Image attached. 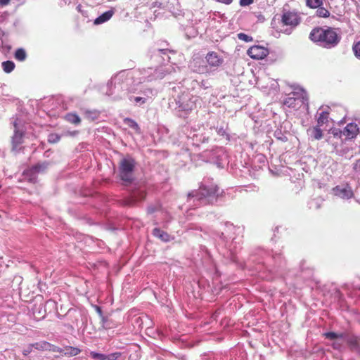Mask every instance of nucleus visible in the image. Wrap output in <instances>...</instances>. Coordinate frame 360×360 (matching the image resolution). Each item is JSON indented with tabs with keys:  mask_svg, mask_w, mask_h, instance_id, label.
<instances>
[{
	"mask_svg": "<svg viewBox=\"0 0 360 360\" xmlns=\"http://www.w3.org/2000/svg\"><path fill=\"white\" fill-rule=\"evenodd\" d=\"M285 264V259L281 252L257 248L250 254L246 266L252 267L261 278L271 280L274 276L281 275L280 271Z\"/></svg>",
	"mask_w": 360,
	"mask_h": 360,
	"instance_id": "1",
	"label": "nucleus"
},
{
	"mask_svg": "<svg viewBox=\"0 0 360 360\" xmlns=\"http://www.w3.org/2000/svg\"><path fill=\"white\" fill-rule=\"evenodd\" d=\"M169 53L174 54L175 52L173 50L160 48L157 46L151 47L148 51V56L152 62L159 65L155 68L149 67L137 70V73L140 75L139 82H151L162 79L167 75L174 72L176 68L174 63L170 62Z\"/></svg>",
	"mask_w": 360,
	"mask_h": 360,
	"instance_id": "2",
	"label": "nucleus"
},
{
	"mask_svg": "<svg viewBox=\"0 0 360 360\" xmlns=\"http://www.w3.org/2000/svg\"><path fill=\"white\" fill-rule=\"evenodd\" d=\"M140 75L137 73V70H124L112 77L107 84V91L105 94L110 96L113 100L117 101L127 97L130 89L129 85L131 80L140 83L139 77Z\"/></svg>",
	"mask_w": 360,
	"mask_h": 360,
	"instance_id": "3",
	"label": "nucleus"
},
{
	"mask_svg": "<svg viewBox=\"0 0 360 360\" xmlns=\"http://www.w3.org/2000/svg\"><path fill=\"white\" fill-rule=\"evenodd\" d=\"M220 195L219 188L212 179L206 178L201 182L198 190L193 191L188 194V206L193 209L198 207L214 204Z\"/></svg>",
	"mask_w": 360,
	"mask_h": 360,
	"instance_id": "4",
	"label": "nucleus"
},
{
	"mask_svg": "<svg viewBox=\"0 0 360 360\" xmlns=\"http://www.w3.org/2000/svg\"><path fill=\"white\" fill-rule=\"evenodd\" d=\"M309 38L319 46L331 49L339 44L342 37L337 29L324 26L313 28L309 33Z\"/></svg>",
	"mask_w": 360,
	"mask_h": 360,
	"instance_id": "5",
	"label": "nucleus"
},
{
	"mask_svg": "<svg viewBox=\"0 0 360 360\" xmlns=\"http://www.w3.org/2000/svg\"><path fill=\"white\" fill-rule=\"evenodd\" d=\"M198 100V96L184 91L170 101L169 104L179 117H184L196 107Z\"/></svg>",
	"mask_w": 360,
	"mask_h": 360,
	"instance_id": "6",
	"label": "nucleus"
},
{
	"mask_svg": "<svg viewBox=\"0 0 360 360\" xmlns=\"http://www.w3.org/2000/svg\"><path fill=\"white\" fill-rule=\"evenodd\" d=\"M300 22L301 18L296 12L284 9L281 15L280 32L290 35Z\"/></svg>",
	"mask_w": 360,
	"mask_h": 360,
	"instance_id": "7",
	"label": "nucleus"
},
{
	"mask_svg": "<svg viewBox=\"0 0 360 360\" xmlns=\"http://www.w3.org/2000/svg\"><path fill=\"white\" fill-rule=\"evenodd\" d=\"M308 95L306 91L302 88H297L284 99L283 105L292 108H296L298 105H304L308 108Z\"/></svg>",
	"mask_w": 360,
	"mask_h": 360,
	"instance_id": "8",
	"label": "nucleus"
},
{
	"mask_svg": "<svg viewBox=\"0 0 360 360\" xmlns=\"http://www.w3.org/2000/svg\"><path fill=\"white\" fill-rule=\"evenodd\" d=\"M135 166L136 161L130 155H127L120 160L119 174L122 181L130 183L134 180Z\"/></svg>",
	"mask_w": 360,
	"mask_h": 360,
	"instance_id": "9",
	"label": "nucleus"
},
{
	"mask_svg": "<svg viewBox=\"0 0 360 360\" xmlns=\"http://www.w3.org/2000/svg\"><path fill=\"white\" fill-rule=\"evenodd\" d=\"M202 157L207 162L217 165L218 167H224L227 162L228 155L224 148L216 147L211 150L204 151Z\"/></svg>",
	"mask_w": 360,
	"mask_h": 360,
	"instance_id": "10",
	"label": "nucleus"
},
{
	"mask_svg": "<svg viewBox=\"0 0 360 360\" xmlns=\"http://www.w3.org/2000/svg\"><path fill=\"white\" fill-rule=\"evenodd\" d=\"M181 133L188 139V142L193 146H198L200 143H206L205 139H202L204 134L201 127L196 128L186 124L181 127Z\"/></svg>",
	"mask_w": 360,
	"mask_h": 360,
	"instance_id": "11",
	"label": "nucleus"
},
{
	"mask_svg": "<svg viewBox=\"0 0 360 360\" xmlns=\"http://www.w3.org/2000/svg\"><path fill=\"white\" fill-rule=\"evenodd\" d=\"M50 162L48 161L39 162L31 167L25 169L22 175L29 182L34 184L37 182V176L44 174L47 171Z\"/></svg>",
	"mask_w": 360,
	"mask_h": 360,
	"instance_id": "12",
	"label": "nucleus"
},
{
	"mask_svg": "<svg viewBox=\"0 0 360 360\" xmlns=\"http://www.w3.org/2000/svg\"><path fill=\"white\" fill-rule=\"evenodd\" d=\"M14 134L12 136V150L18 152L21 149V144L23 142L25 130L20 119L16 118L13 122Z\"/></svg>",
	"mask_w": 360,
	"mask_h": 360,
	"instance_id": "13",
	"label": "nucleus"
},
{
	"mask_svg": "<svg viewBox=\"0 0 360 360\" xmlns=\"http://www.w3.org/2000/svg\"><path fill=\"white\" fill-rule=\"evenodd\" d=\"M188 68L193 72L198 74H210L205 58L199 56L194 55L188 63Z\"/></svg>",
	"mask_w": 360,
	"mask_h": 360,
	"instance_id": "14",
	"label": "nucleus"
},
{
	"mask_svg": "<svg viewBox=\"0 0 360 360\" xmlns=\"http://www.w3.org/2000/svg\"><path fill=\"white\" fill-rule=\"evenodd\" d=\"M146 188L143 186H135L131 193L130 196L125 200L124 204L128 206H133L136 203L143 200L146 198Z\"/></svg>",
	"mask_w": 360,
	"mask_h": 360,
	"instance_id": "15",
	"label": "nucleus"
},
{
	"mask_svg": "<svg viewBox=\"0 0 360 360\" xmlns=\"http://www.w3.org/2000/svg\"><path fill=\"white\" fill-rule=\"evenodd\" d=\"M154 96L153 90L152 89H145V94L143 96H138L135 92L129 91L127 98L129 101L136 106H141L144 105L146 101Z\"/></svg>",
	"mask_w": 360,
	"mask_h": 360,
	"instance_id": "16",
	"label": "nucleus"
},
{
	"mask_svg": "<svg viewBox=\"0 0 360 360\" xmlns=\"http://www.w3.org/2000/svg\"><path fill=\"white\" fill-rule=\"evenodd\" d=\"M210 72H212L224 63L223 58L215 51H209L205 57Z\"/></svg>",
	"mask_w": 360,
	"mask_h": 360,
	"instance_id": "17",
	"label": "nucleus"
},
{
	"mask_svg": "<svg viewBox=\"0 0 360 360\" xmlns=\"http://www.w3.org/2000/svg\"><path fill=\"white\" fill-rule=\"evenodd\" d=\"M333 194L343 200H349L354 196L352 188L347 185H338L333 189Z\"/></svg>",
	"mask_w": 360,
	"mask_h": 360,
	"instance_id": "18",
	"label": "nucleus"
},
{
	"mask_svg": "<svg viewBox=\"0 0 360 360\" xmlns=\"http://www.w3.org/2000/svg\"><path fill=\"white\" fill-rule=\"evenodd\" d=\"M123 354L120 352H112L110 354H103L91 351L89 356L94 360H119L122 357Z\"/></svg>",
	"mask_w": 360,
	"mask_h": 360,
	"instance_id": "19",
	"label": "nucleus"
},
{
	"mask_svg": "<svg viewBox=\"0 0 360 360\" xmlns=\"http://www.w3.org/2000/svg\"><path fill=\"white\" fill-rule=\"evenodd\" d=\"M268 49L261 46H253L248 50V55L253 59H262L268 55Z\"/></svg>",
	"mask_w": 360,
	"mask_h": 360,
	"instance_id": "20",
	"label": "nucleus"
},
{
	"mask_svg": "<svg viewBox=\"0 0 360 360\" xmlns=\"http://www.w3.org/2000/svg\"><path fill=\"white\" fill-rule=\"evenodd\" d=\"M359 131V128L356 124L350 122L342 129L344 135V140H349L356 137Z\"/></svg>",
	"mask_w": 360,
	"mask_h": 360,
	"instance_id": "21",
	"label": "nucleus"
},
{
	"mask_svg": "<svg viewBox=\"0 0 360 360\" xmlns=\"http://www.w3.org/2000/svg\"><path fill=\"white\" fill-rule=\"evenodd\" d=\"M345 342L348 344L352 350L358 352H360V345L359 344V338L357 336L349 333Z\"/></svg>",
	"mask_w": 360,
	"mask_h": 360,
	"instance_id": "22",
	"label": "nucleus"
},
{
	"mask_svg": "<svg viewBox=\"0 0 360 360\" xmlns=\"http://www.w3.org/2000/svg\"><path fill=\"white\" fill-rule=\"evenodd\" d=\"M307 134L311 139L314 140H320L323 138V131L321 129V126L316 124L313 127L307 129Z\"/></svg>",
	"mask_w": 360,
	"mask_h": 360,
	"instance_id": "23",
	"label": "nucleus"
},
{
	"mask_svg": "<svg viewBox=\"0 0 360 360\" xmlns=\"http://www.w3.org/2000/svg\"><path fill=\"white\" fill-rule=\"evenodd\" d=\"M153 235L163 242H169L174 238L169 233L161 230L160 228H155L153 230Z\"/></svg>",
	"mask_w": 360,
	"mask_h": 360,
	"instance_id": "24",
	"label": "nucleus"
},
{
	"mask_svg": "<svg viewBox=\"0 0 360 360\" xmlns=\"http://www.w3.org/2000/svg\"><path fill=\"white\" fill-rule=\"evenodd\" d=\"M230 238H231V242L229 245V250L231 256V260L235 261V251H236V249L240 247L242 240L240 238H231V236H230Z\"/></svg>",
	"mask_w": 360,
	"mask_h": 360,
	"instance_id": "25",
	"label": "nucleus"
},
{
	"mask_svg": "<svg viewBox=\"0 0 360 360\" xmlns=\"http://www.w3.org/2000/svg\"><path fill=\"white\" fill-rule=\"evenodd\" d=\"M113 14H114L113 9H110L108 11H105L103 13H102L101 15H99L98 18H96L94 20V23L95 25H100V24L104 23L105 22H107L108 20H109L112 17Z\"/></svg>",
	"mask_w": 360,
	"mask_h": 360,
	"instance_id": "26",
	"label": "nucleus"
},
{
	"mask_svg": "<svg viewBox=\"0 0 360 360\" xmlns=\"http://www.w3.org/2000/svg\"><path fill=\"white\" fill-rule=\"evenodd\" d=\"M329 112L326 110L317 112V124L323 127L329 122Z\"/></svg>",
	"mask_w": 360,
	"mask_h": 360,
	"instance_id": "27",
	"label": "nucleus"
},
{
	"mask_svg": "<svg viewBox=\"0 0 360 360\" xmlns=\"http://www.w3.org/2000/svg\"><path fill=\"white\" fill-rule=\"evenodd\" d=\"M84 117L89 121H96L100 118L101 112L97 110H86Z\"/></svg>",
	"mask_w": 360,
	"mask_h": 360,
	"instance_id": "28",
	"label": "nucleus"
},
{
	"mask_svg": "<svg viewBox=\"0 0 360 360\" xmlns=\"http://www.w3.org/2000/svg\"><path fill=\"white\" fill-rule=\"evenodd\" d=\"M201 127L204 134L202 139H205L206 143L209 142L212 139H216L213 137L214 129L212 127H208V125H207V127L202 126Z\"/></svg>",
	"mask_w": 360,
	"mask_h": 360,
	"instance_id": "29",
	"label": "nucleus"
},
{
	"mask_svg": "<svg viewBox=\"0 0 360 360\" xmlns=\"http://www.w3.org/2000/svg\"><path fill=\"white\" fill-rule=\"evenodd\" d=\"M214 131H215L219 136L225 137L227 141L230 140V136L227 132V125L224 124L221 126H217V127H213Z\"/></svg>",
	"mask_w": 360,
	"mask_h": 360,
	"instance_id": "30",
	"label": "nucleus"
},
{
	"mask_svg": "<svg viewBox=\"0 0 360 360\" xmlns=\"http://www.w3.org/2000/svg\"><path fill=\"white\" fill-rule=\"evenodd\" d=\"M80 352L81 349L77 347L67 346L63 348L62 353L66 356H75L80 354Z\"/></svg>",
	"mask_w": 360,
	"mask_h": 360,
	"instance_id": "31",
	"label": "nucleus"
},
{
	"mask_svg": "<svg viewBox=\"0 0 360 360\" xmlns=\"http://www.w3.org/2000/svg\"><path fill=\"white\" fill-rule=\"evenodd\" d=\"M65 119L70 123L74 124H79L81 122V119L79 115L75 112H69L65 115Z\"/></svg>",
	"mask_w": 360,
	"mask_h": 360,
	"instance_id": "32",
	"label": "nucleus"
},
{
	"mask_svg": "<svg viewBox=\"0 0 360 360\" xmlns=\"http://www.w3.org/2000/svg\"><path fill=\"white\" fill-rule=\"evenodd\" d=\"M4 71L6 73L11 72L15 68V63L11 60H6L1 64Z\"/></svg>",
	"mask_w": 360,
	"mask_h": 360,
	"instance_id": "33",
	"label": "nucleus"
},
{
	"mask_svg": "<svg viewBox=\"0 0 360 360\" xmlns=\"http://www.w3.org/2000/svg\"><path fill=\"white\" fill-rule=\"evenodd\" d=\"M101 322L102 327L105 330L111 329L115 327V323L106 316L104 317V319H101Z\"/></svg>",
	"mask_w": 360,
	"mask_h": 360,
	"instance_id": "34",
	"label": "nucleus"
},
{
	"mask_svg": "<svg viewBox=\"0 0 360 360\" xmlns=\"http://www.w3.org/2000/svg\"><path fill=\"white\" fill-rule=\"evenodd\" d=\"M225 226L227 229V231L233 232L234 233H240L243 232V229L240 226H235L233 224L230 222H226L225 224Z\"/></svg>",
	"mask_w": 360,
	"mask_h": 360,
	"instance_id": "35",
	"label": "nucleus"
},
{
	"mask_svg": "<svg viewBox=\"0 0 360 360\" xmlns=\"http://www.w3.org/2000/svg\"><path fill=\"white\" fill-rule=\"evenodd\" d=\"M27 53L22 48L18 49L15 52V58L19 61H24L26 59Z\"/></svg>",
	"mask_w": 360,
	"mask_h": 360,
	"instance_id": "36",
	"label": "nucleus"
},
{
	"mask_svg": "<svg viewBox=\"0 0 360 360\" xmlns=\"http://www.w3.org/2000/svg\"><path fill=\"white\" fill-rule=\"evenodd\" d=\"M48 342L46 341H40L35 343H32V346L34 348L39 351H46L47 349Z\"/></svg>",
	"mask_w": 360,
	"mask_h": 360,
	"instance_id": "37",
	"label": "nucleus"
},
{
	"mask_svg": "<svg viewBox=\"0 0 360 360\" xmlns=\"http://www.w3.org/2000/svg\"><path fill=\"white\" fill-rule=\"evenodd\" d=\"M306 4L311 8H316L323 5L322 0H306Z\"/></svg>",
	"mask_w": 360,
	"mask_h": 360,
	"instance_id": "38",
	"label": "nucleus"
},
{
	"mask_svg": "<svg viewBox=\"0 0 360 360\" xmlns=\"http://www.w3.org/2000/svg\"><path fill=\"white\" fill-rule=\"evenodd\" d=\"M316 15L321 18H327L330 15V12L326 9L325 8L322 7L321 6L316 8Z\"/></svg>",
	"mask_w": 360,
	"mask_h": 360,
	"instance_id": "39",
	"label": "nucleus"
},
{
	"mask_svg": "<svg viewBox=\"0 0 360 360\" xmlns=\"http://www.w3.org/2000/svg\"><path fill=\"white\" fill-rule=\"evenodd\" d=\"M330 132L335 138H338L342 141H345L342 129H340L339 128H333L330 129Z\"/></svg>",
	"mask_w": 360,
	"mask_h": 360,
	"instance_id": "40",
	"label": "nucleus"
},
{
	"mask_svg": "<svg viewBox=\"0 0 360 360\" xmlns=\"http://www.w3.org/2000/svg\"><path fill=\"white\" fill-rule=\"evenodd\" d=\"M60 139V136L58 134H50L48 136V141L51 143H58Z\"/></svg>",
	"mask_w": 360,
	"mask_h": 360,
	"instance_id": "41",
	"label": "nucleus"
},
{
	"mask_svg": "<svg viewBox=\"0 0 360 360\" xmlns=\"http://www.w3.org/2000/svg\"><path fill=\"white\" fill-rule=\"evenodd\" d=\"M46 351H49V352H52L62 353L63 352V349L60 348L59 347H57L54 345H52L48 342Z\"/></svg>",
	"mask_w": 360,
	"mask_h": 360,
	"instance_id": "42",
	"label": "nucleus"
},
{
	"mask_svg": "<svg viewBox=\"0 0 360 360\" xmlns=\"http://www.w3.org/2000/svg\"><path fill=\"white\" fill-rule=\"evenodd\" d=\"M125 123H127L129 125V127H130L131 128H132L135 130L139 129V127L138 124L134 120H133L131 119L127 118L125 120Z\"/></svg>",
	"mask_w": 360,
	"mask_h": 360,
	"instance_id": "43",
	"label": "nucleus"
},
{
	"mask_svg": "<svg viewBox=\"0 0 360 360\" xmlns=\"http://www.w3.org/2000/svg\"><path fill=\"white\" fill-rule=\"evenodd\" d=\"M238 38L240 40L244 41L245 42H249L252 41V37L251 36H249L245 33H239L238 34Z\"/></svg>",
	"mask_w": 360,
	"mask_h": 360,
	"instance_id": "44",
	"label": "nucleus"
},
{
	"mask_svg": "<svg viewBox=\"0 0 360 360\" xmlns=\"http://www.w3.org/2000/svg\"><path fill=\"white\" fill-rule=\"evenodd\" d=\"M321 200L319 198L313 199L309 203L310 208L314 207L316 209H319L321 207Z\"/></svg>",
	"mask_w": 360,
	"mask_h": 360,
	"instance_id": "45",
	"label": "nucleus"
},
{
	"mask_svg": "<svg viewBox=\"0 0 360 360\" xmlns=\"http://www.w3.org/2000/svg\"><path fill=\"white\" fill-rule=\"evenodd\" d=\"M353 51L355 56L360 59V41L354 45Z\"/></svg>",
	"mask_w": 360,
	"mask_h": 360,
	"instance_id": "46",
	"label": "nucleus"
},
{
	"mask_svg": "<svg viewBox=\"0 0 360 360\" xmlns=\"http://www.w3.org/2000/svg\"><path fill=\"white\" fill-rule=\"evenodd\" d=\"M324 336L326 338L331 340L338 339V333L335 332H326L324 333Z\"/></svg>",
	"mask_w": 360,
	"mask_h": 360,
	"instance_id": "47",
	"label": "nucleus"
},
{
	"mask_svg": "<svg viewBox=\"0 0 360 360\" xmlns=\"http://www.w3.org/2000/svg\"><path fill=\"white\" fill-rule=\"evenodd\" d=\"M33 348L34 347L32 346V344L28 345L27 347L23 349L22 354L24 356L29 355L32 352Z\"/></svg>",
	"mask_w": 360,
	"mask_h": 360,
	"instance_id": "48",
	"label": "nucleus"
},
{
	"mask_svg": "<svg viewBox=\"0 0 360 360\" xmlns=\"http://www.w3.org/2000/svg\"><path fill=\"white\" fill-rule=\"evenodd\" d=\"M254 2V0H240V6H248L252 4Z\"/></svg>",
	"mask_w": 360,
	"mask_h": 360,
	"instance_id": "49",
	"label": "nucleus"
},
{
	"mask_svg": "<svg viewBox=\"0 0 360 360\" xmlns=\"http://www.w3.org/2000/svg\"><path fill=\"white\" fill-rule=\"evenodd\" d=\"M95 310L97 312V314H98L101 320V319H104V317H105V316L103 315V311H102L101 307L96 305L95 306Z\"/></svg>",
	"mask_w": 360,
	"mask_h": 360,
	"instance_id": "50",
	"label": "nucleus"
},
{
	"mask_svg": "<svg viewBox=\"0 0 360 360\" xmlns=\"http://www.w3.org/2000/svg\"><path fill=\"white\" fill-rule=\"evenodd\" d=\"M158 210V207L157 206H154V205L148 206L147 208V212H148V214H150L154 213L155 212H156Z\"/></svg>",
	"mask_w": 360,
	"mask_h": 360,
	"instance_id": "51",
	"label": "nucleus"
},
{
	"mask_svg": "<svg viewBox=\"0 0 360 360\" xmlns=\"http://www.w3.org/2000/svg\"><path fill=\"white\" fill-rule=\"evenodd\" d=\"M353 169L356 172H360V159H358L354 164Z\"/></svg>",
	"mask_w": 360,
	"mask_h": 360,
	"instance_id": "52",
	"label": "nucleus"
},
{
	"mask_svg": "<svg viewBox=\"0 0 360 360\" xmlns=\"http://www.w3.org/2000/svg\"><path fill=\"white\" fill-rule=\"evenodd\" d=\"M348 335V332L338 333V339H342L346 341Z\"/></svg>",
	"mask_w": 360,
	"mask_h": 360,
	"instance_id": "53",
	"label": "nucleus"
},
{
	"mask_svg": "<svg viewBox=\"0 0 360 360\" xmlns=\"http://www.w3.org/2000/svg\"><path fill=\"white\" fill-rule=\"evenodd\" d=\"M217 2L224 4L226 5L231 4L233 0H215Z\"/></svg>",
	"mask_w": 360,
	"mask_h": 360,
	"instance_id": "54",
	"label": "nucleus"
},
{
	"mask_svg": "<svg viewBox=\"0 0 360 360\" xmlns=\"http://www.w3.org/2000/svg\"><path fill=\"white\" fill-rule=\"evenodd\" d=\"M333 347L334 349H339L341 347V344H340L338 342H334L333 345Z\"/></svg>",
	"mask_w": 360,
	"mask_h": 360,
	"instance_id": "55",
	"label": "nucleus"
},
{
	"mask_svg": "<svg viewBox=\"0 0 360 360\" xmlns=\"http://www.w3.org/2000/svg\"><path fill=\"white\" fill-rule=\"evenodd\" d=\"M10 0H0V5L6 6L9 3Z\"/></svg>",
	"mask_w": 360,
	"mask_h": 360,
	"instance_id": "56",
	"label": "nucleus"
},
{
	"mask_svg": "<svg viewBox=\"0 0 360 360\" xmlns=\"http://www.w3.org/2000/svg\"><path fill=\"white\" fill-rule=\"evenodd\" d=\"M219 238L221 240H225L226 239V236H224V233L223 232L219 233Z\"/></svg>",
	"mask_w": 360,
	"mask_h": 360,
	"instance_id": "57",
	"label": "nucleus"
},
{
	"mask_svg": "<svg viewBox=\"0 0 360 360\" xmlns=\"http://www.w3.org/2000/svg\"><path fill=\"white\" fill-rule=\"evenodd\" d=\"M135 94L138 96H143V94H145V89L143 90H140L138 92H135Z\"/></svg>",
	"mask_w": 360,
	"mask_h": 360,
	"instance_id": "58",
	"label": "nucleus"
},
{
	"mask_svg": "<svg viewBox=\"0 0 360 360\" xmlns=\"http://www.w3.org/2000/svg\"><path fill=\"white\" fill-rule=\"evenodd\" d=\"M200 87L203 88V89H207V86L206 85V82H204V81H202L200 82Z\"/></svg>",
	"mask_w": 360,
	"mask_h": 360,
	"instance_id": "59",
	"label": "nucleus"
},
{
	"mask_svg": "<svg viewBox=\"0 0 360 360\" xmlns=\"http://www.w3.org/2000/svg\"><path fill=\"white\" fill-rule=\"evenodd\" d=\"M82 5H80V4H79V5H77V10L79 12H80V13H82Z\"/></svg>",
	"mask_w": 360,
	"mask_h": 360,
	"instance_id": "60",
	"label": "nucleus"
},
{
	"mask_svg": "<svg viewBox=\"0 0 360 360\" xmlns=\"http://www.w3.org/2000/svg\"><path fill=\"white\" fill-rule=\"evenodd\" d=\"M0 35L1 36V37H4L6 36V32L2 30L1 29H0Z\"/></svg>",
	"mask_w": 360,
	"mask_h": 360,
	"instance_id": "61",
	"label": "nucleus"
},
{
	"mask_svg": "<svg viewBox=\"0 0 360 360\" xmlns=\"http://www.w3.org/2000/svg\"><path fill=\"white\" fill-rule=\"evenodd\" d=\"M217 311H215V314H214V317H217Z\"/></svg>",
	"mask_w": 360,
	"mask_h": 360,
	"instance_id": "62",
	"label": "nucleus"
}]
</instances>
